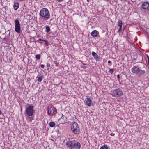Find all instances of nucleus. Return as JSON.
I'll list each match as a JSON object with an SVG mask.
<instances>
[{
  "label": "nucleus",
  "instance_id": "obj_1",
  "mask_svg": "<svg viewBox=\"0 0 149 149\" xmlns=\"http://www.w3.org/2000/svg\"><path fill=\"white\" fill-rule=\"evenodd\" d=\"M67 147L69 149H80V143L74 138H68L64 141Z\"/></svg>",
  "mask_w": 149,
  "mask_h": 149
},
{
  "label": "nucleus",
  "instance_id": "obj_2",
  "mask_svg": "<svg viewBox=\"0 0 149 149\" xmlns=\"http://www.w3.org/2000/svg\"><path fill=\"white\" fill-rule=\"evenodd\" d=\"M40 18L43 20L47 21L50 17V13L48 10L46 8H42L39 13Z\"/></svg>",
  "mask_w": 149,
  "mask_h": 149
},
{
  "label": "nucleus",
  "instance_id": "obj_3",
  "mask_svg": "<svg viewBox=\"0 0 149 149\" xmlns=\"http://www.w3.org/2000/svg\"><path fill=\"white\" fill-rule=\"evenodd\" d=\"M70 127L72 132L74 134L78 135L80 133L78 125L76 122H74L71 123Z\"/></svg>",
  "mask_w": 149,
  "mask_h": 149
},
{
  "label": "nucleus",
  "instance_id": "obj_4",
  "mask_svg": "<svg viewBox=\"0 0 149 149\" xmlns=\"http://www.w3.org/2000/svg\"><path fill=\"white\" fill-rule=\"evenodd\" d=\"M35 110L34 109V107L30 105L25 108V113L28 116H32L35 112Z\"/></svg>",
  "mask_w": 149,
  "mask_h": 149
},
{
  "label": "nucleus",
  "instance_id": "obj_5",
  "mask_svg": "<svg viewBox=\"0 0 149 149\" xmlns=\"http://www.w3.org/2000/svg\"><path fill=\"white\" fill-rule=\"evenodd\" d=\"M111 94L113 97H120L123 95V92L121 89L118 88L112 91Z\"/></svg>",
  "mask_w": 149,
  "mask_h": 149
},
{
  "label": "nucleus",
  "instance_id": "obj_6",
  "mask_svg": "<svg viewBox=\"0 0 149 149\" xmlns=\"http://www.w3.org/2000/svg\"><path fill=\"white\" fill-rule=\"evenodd\" d=\"M15 23V31L18 33H20L21 28L19 20L16 19L14 21Z\"/></svg>",
  "mask_w": 149,
  "mask_h": 149
},
{
  "label": "nucleus",
  "instance_id": "obj_7",
  "mask_svg": "<svg viewBox=\"0 0 149 149\" xmlns=\"http://www.w3.org/2000/svg\"><path fill=\"white\" fill-rule=\"evenodd\" d=\"M92 100L90 98L86 97L85 99L84 102L88 106L90 107L92 105Z\"/></svg>",
  "mask_w": 149,
  "mask_h": 149
},
{
  "label": "nucleus",
  "instance_id": "obj_8",
  "mask_svg": "<svg viewBox=\"0 0 149 149\" xmlns=\"http://www.w3.org/2000/svg\"><path fill=\"white\" fill-rule=\"evenodd\" d=\"M92 55L94 59L96 61H99L100 60V57L98 55L94 52H92Z\"/></svg>",
  "mask_w": 149,
  "mask_h": 149
},
{
  "label": "nucleus",
  "instance_id": "obj_9",
  "mask_svg": "<svg viewBox=\"0 0 149 149\" xmlns=\"http://www.w3.org/2000/svg\"><path fill=\"white\" fill-rule=\"evenodd\" d=\"M67 118L65 116H62L61 118L59 119V122L61 124H64L67 121Z\"/></svg>",
  "mask_w": 149,
  "mask_h": 149
},
{
  "label": "nucleus",
  "instance_id": "obj_10",
  "mask_svg": "<svg viewBox=\"0 0 149 149\" xmlns=\"http://www.w3.org/2000/svg\"><path fill=\"white\" fill-rule=\"evenodd\" d=\"M139 69V67L138 66H134L132 68V71L133 73H136L137 74Z\"/></svg>",
  "mask_w": 149,
  "mask_h": 149
},
{
  "label": "nucleus",
  "instance_id": "obj_11",
  "mask_svg": "<svg viewBox=\"0 0 149 149\" xmlns=\"http://www.w3.org/2000/svg\"><path fill=\"white\" fill-rule=\"evenodd\" d=\"M149 6V2L147 1L144 2L142 5V6L144 9H148Z\"/></svg>",
  "mask_w": 149,
  "mask_h": 149
},
{
  "label": "nucleus",
  "instance_id": "obj_12",
  "mask_svg": "<svg viewBox=\"0 0 149 149\" xmlns=\"http://www.w3.org/2000/svg\"><path fill=\"white\" fill-rule=\"evenodd\" d=\"M91 34L93 37H97L98 35L99 34V32L95 30L92 31Z\"/></svg>",
  "mask_w": 149,
  "mask_h": 149
},
{
  "label": "nucleus",
  "instance_id": "obj_13",
  "mask_svg": "<svg viewBox=\"0 0 149 149\" xmlns=\"http://www.w3.org/2000/svg\"><path fill=\"white\" fill-rule=\"evenodd\" d=\"M19 4L18 2H16L14 3L13 7L15 10H17L19 8Z\"/></svg>",
  "mask_w": 149,
  "mask_h": 149
},
{
  "label": "nucleus",
  "instance_id": "obj_14",
  "mask_svg": "<svg viewBox=\"0 0 149 149\" xmlns=\"http://www.w3.org/2000/svg\"><path fill=\"white\" fill-rule=\"evenodd\" d=\"M139 72H138L137 74L140 75L141 74H144L145 72V71L144 70H141L140 69L139 70Z\"/></svg>",
  "mask_w": 149,
  "mask_h": 149
},
{
  "label": "nucleus",
  "instance_id": "obj_15",
  "mask_svg": "<svg viewBox=\"0 0 149 149\" xmlns=\"http://www.w3.org/2000/svg\"><path fill=\"white\" fill-rule=\"evenodd\" d=\"M49 125L50 127H53L55 126V123L53 122H51L49 123Z\"/></svg>",
  "mask_w": 149,
  "mask_h": 149
},
{
  "label": "nucleus",
  "instance_id": "obj_16",
  "mask_svg": "<svg viewBox=\"0 0 149 149\" xmlns=\"http://www.w3.org/2000/svg\"><path fill=\"white\" fill-rule=\"evenodd\" d=\"M100 149H108V148L107 145L104 144L102 146Z\"/></svg>",
  "mask_w": 149,
  "mask_h": 149
},
{
  "label": "nucleus",
  "instance_id": "obj_17",
  "mask_svg": "<svg viewBox=\"0 0 149 149\" xmlns=\"http://www.w3.org/2000/svg\"><path fill=\"white\" fill-rule=\"evenodd\" d=\"M45 31L47 32H49L50 30V28L49 26H45Z\"/></svg>",
  "mask_w": 149,
  "mask_h": 149
},
{
  "label": "nucleus",
  "instance_id": "obj_18",
  "mask_svg": "<svg viewBox=\"0 0 149 149\" xmlns=\"http://www.w3.org/2000/svg\"><path fill=\"white\" fill-rule=\"evenodd\" d=\"M43 76L42 75L40 76L38 78V81L39 82H40L43 79Z\"/></svg>",
  "mask_w": 149,
  "mask_h": 149
},
{
  "label": "nucleus",
  "instance_id": "obj_19",
  "mask_svg": "<svg viewBox=\"0 0 149 149\" xmlns=\"http://www.w3.org/2000/svg\"><path fill=\"white\" fill-rule=\"evenodd\" d=\"M47 113L49 115H50L51 114L52 109L48 107L47 109Z\"/></svg>",
  "mask_w": 149,
  "mask_h": 149
},
{
  "label": "nucleus",
  "instance_id": "obj_20",
  "mask_svg": "<svg viewBox=\"0 0 149 149\" xmlns=\"http://www.w3.org/2000/svg\"><path fill=\"white\" fill-rule=\"evenodd\" d=\"M122 21L121 20H119L118 22V26L119 27H122Z\"/></svg>",
  "mask_w": 149,
  "mask_h": 149
},
{
  "label": "nucleus",
  "instance_id": "obj_21",
  "mask_svg": "<svg viewBox=\"0 0 149 149\" xmlns=\"http://www.w3.org/2000/svg\"><path fill=\"white\" fill-rule=\"evenodd\" d=\"M53 112L54 115H55L57 113V109L54 107L53 108Z\"/></svg>",
  "mask_w": 149,
  "mask_h": 149
},
{
  "label": "nucleus",
  "instance_id": "obj_22",
  "mask_svg": "<svg viewBox=\"0 0 149 149\" xmlns=\"http://www.w3.org/2000/svg\"><path fill=\"white\" fill-rule=\"evenodd\" d=\"M43 41L45 42V44L46 45L48 46L49 45V43L47 40H44V41Z\"/></svg>",
  "mask_w": 149,
  "mask_h": 149
},
{
  "label": "nucleus",
  "instance_id": "obj_23",
  "mask_svg": "<svg viewBox=\"0 0 149 149\" xmlns=\"http://www.w3.org/2000/svg\"><path fill=\"white\" fill-rule=\"evenodd\" d=\"M40 54H37L36 56V58L37 60H39L40 59Z\"/></svg>",
  "mask_w": 149,
  "mask_h": 149
},
{
  "label": "nucleus",
  "instance_id": "obj_24",
  "mask_svg": "<svg viewBox=\"0 0 149 149\" xmlns=\"http://www.w3.org/2000/svg\"><path fill=\"white\" fill-rule=\"evenodd\" d=\"M109 72L111 74H112L114 72V70L113 69H111L109 71Z\"/></svg>",
  "mask_w": 149,
  "mask_h": 149
},
{
  "label": "nucleus",
  "instance_id": "obj_25",
  "mask_svg": "<svg viewBox=\"0 0 149 149\" xmlns=\"http://www.w3.org/2000/svg\"><path fill=\"white\" fill-rule=\"evenodd\" d=\"M44 39H40V38H39L38 40H37L36 41V42H39V41H44Z\"/></svg>",
  "mask_w": 149,
  "mask_h": 149
},
{
  "label": "nucleus",
  "instance_id": "obj_26",
  "mask_svg": "<svg viewBox=\"0 0 149 149\" xmlns=\"http://www.w3.org/2000/svg\"><path fill=\"white\" fill-rule=\"evenodd\" d=\"M119 28L118 29V32L119 33H120L121 32V30H122V27H119Z\"/></svg>",
  "mask_w": 149,
  "mask_h": 149
},
{
  "label": "nucleus",
  "instance_id": "obj_27",
  "mask_svg": "<svg viewBox=\"0 0 149 149\" xmlns=\"http://www.w3.org/2000/svg\"><path fill=\"white\" fill-rule=\"evenodd\" d=\"M46 65L47 67H49L50 66V64L49 63H47Z\"/></svg>",
  "mask_w": 149,
  "mask_h": 149
},
{
  "label": "nucleus",
  "instance_id": "obj_28",
  "mask_svg": "<svg viewBox=\"0 0 149 149\" xmlns=\"http://www.w3.org/2000/svg\"><path fill=\"white\" fill-rule=\"evenodd\" d=\"M148 58V65L149 66V57L148 55H147Z\"/></svg>",
  "mask_w": 149,
  "mask_h": 149
},
{
  "label": "nucleus",
  "instance_id": "obj_29",
  "mask_svg": "<svg viewBox=\"0 0 149 149\" xmlns=\"http://www.w3.org/2000/svg\"><path fill=\"white\" fill-rule=\"evenodd\" d=\"M3 41H7V39L6 37L4 38L3 39Z\"/></svg>",
  "mask_w": 149,
  "mask_h": 149
},
{
  "label": "nucleus",
  "instance_id": "obj_30",
  "mask_svg": "<svg viewBox=\"0 0 149 149\" xmlns=\"http://www.w3.org/2000/svg\"><path fill=\"white\" fill-rule=\"evenodd\" d=\"M40 66L42 68H43L44 67V65L43 64H42V65H40Z\"/></svg>",
  "mask_w": 149,
  "mask_h": 149
},
{
  "label": "nucleus",
  "instance_id": "obj_31",
  "mask_svg": "<svg viewBox=\"0 0 149 149\" xmlns=\"http://www.w3.org/2000/svg\"><path fill=\"white\" fill-rule=\"evenodd\" d=\"M110 135L111 136H114L115 135V134L114 133H111L110 134Z\"/></svg>",
  "mask_w": 149,
  "mask_h": 149
},
{
  "label": "nucleus",
  "instance_id": "obj_32",
  "mask_svg": "<svg viewBox=\"0 0 149 149\" xmlns=\"http://www.w3.org/2000/svg\"><path fill=\"white\" fill-rule=\"evenodd\" d=\"M117 77L118 79H119L120 77V76L119 74L118 75H117Z\"/></svg>",
  "mask_w": 149,
  "mask_h": 149
},
{
  "label": "nucleus",
  "instance_id": "obj_33",
  "mask_svg": "<svg viewBox=\"0 0 149 149\" xmlns=\"http://www.w3.org/2000/svg\"><path fill=\"white\" fill-rule=\"evenodd\" d=\"M63 0H56L58 2H61Z\"/></svg>",
  "mask_w": 149,
  "mask_h": 149
},
{
  "label": "nucleus",
  "instance_id": "obj_34",
  "mask_svg": "<svg viewBox=\"0 0 149 149\" xmlns=\"http://www.w3.org/2000/svg\"><path fill=\"white\" fill-rule=\"evenodd\" d=\"M108 63L109 64H110V63H111V61H109V60L108 61Z\"/></svg>",
  "mask_w": 149,
  "mask_h": 149
},
{
  "label": "nucleus",
  "instance_id": "obj_35",
  "mask_svg": "<svg viewBox=\"0 0 149 149\" xmlns=\"http://www.w3.org/2000/svg\"><path fill=\"white\" fill-rule=\"evenodd\" d=\"M35 69H37V67H36L35 68Z\"/></svg>",
  "mask_w": 149,
  "mask_h": 149
},
{
  "label": "nucleus",
  "instance_id": "obj_36",
  "mask_svg": "<svg viewBox=\"0 0 149 149\" xmlns=\"http://www.w3.org/2000/svg\"><path fill=\"white\" fill-rule=\"evenodd\" d=\"M148 10H149V6H148Z\"/></svg>",
  "mask_w": 149,
  "mask_h": 149
},
{
  "label": "nucleus",
  "instance_id": "obj_37",
  "mask_svg": "<svg viewBox=\"0 0 149 149\" xmlns=\"http://www.w3.org/2000/svg\"><path fill=\"white\" fill-rule=\"evenodd\" d=\"M104 0L108 1L109 0Z\"/></svg>",
  "mask_w": 149,
  "mask_h": 149
},
{
  "label": "nucleus",
  "instance_id": "obj_38",
  "mask_svg": "<svg viewBox=\"0 0 149 149\" xmlns=\"http://www.w3.org/2000/svg\"><path fill=\"white\" fill-rule=\"evenodd\" d=\"M62 116H64L63 114H62Z\"/></svg>",
  "mask_w": 149,
  "mask_h": 149
},
{
  "label": "nucleus",
  "instance_id": "obj_39",
  "mask_svg": "<svg viewBox=\"0 0 149 149\" xmlns=\"http://www.w3.org/2000/svg\"><path fill=\"white\" fill-rule=\"evenodd\" d=\"M88 2H89L88 0H87Z\"/></svg>",
  "mask_w": 149,
  "mask_h": 149
},
{
  "label": "nucleus",
  "instance_id": "obj_40",
  "mask_svg": "<svg viewBox=\"0 0 149 149\" xmlns=\"http://www.w3.org/2000/svg\"><path fill=\"white\" fill-rule=\"evenodd\" d=\"M33 66H35V65H33Z\"/></svg>",
  "mask_w": 149,
  "mask_h": 149
},
{
  "label": "nucleus",
  "instance_id": "obj_41",
  "mask_svg": "<svg viewBox=\"0 0 149 149\" xmlns=\"http://www.w3.org/2000/svg\"><path fill=\"white\" fill-rule=\"evenodd\" d=\"M39 37V36H38V37Z\"/></svg>",
  "mask_w": 149,
  "mask_h": 149
}]
</instances>
